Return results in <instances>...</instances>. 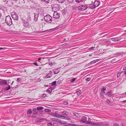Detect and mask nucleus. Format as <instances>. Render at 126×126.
Masks as SVG:
<instances>
[{"instance_id":"f257e3e1","label":"nucleus","mask_w":126,"mask_h":126,"mask_svg":"<svg viewBox=\"0 0 126 126\" xmlns=\"http://www.w3.org/2000/svg\"><path fill=\"white\" fill-rule=\"evenodd\" d=\"M5 20V22L8 25L10 26L12 24V20L10 16H6Z\"/></svg>"},{"instance_id":"f03ea898","label":"nucleus","mask_w":126,"mask_h":126,"mask_svg":"<svg viewBox=\"0 0 126 126\" xmlns=\"http://www.w3.org/2000/svg\"><path fill=\"white\" fill-rule=\"evenodd\" d=\"M44 20L47 22H51L52 21V17L49 15L45 16L44 17Z\"/></svg>"},{"instance_id":"7ed1b4c3","label":"nucleus","mask_w":126,"mask_h":126,"mask_svg":"<svg viewBox=\"0 0 126 126\" xmlns=\"http://www.w3.org/2000/svg\"><path fill=\"white\" fill-rule=\"evenodd\" d=\"M88 7L86 5H81L79 6L78 9L79 10L83 11L86 10L88 8Z\"/></svg>"},{"instance_id":"20e7f679","label":"nucleus","mask_w":126,"mask_h":126,"mask_svg":"<svg viewBox=\"0 0 126 126\" xmlns=\"http://www.w3.org/2000/svg\"><path fill=\"white\" fill-rule=\"evenodd\" d=\"M36 10L38 13L37 14H38V15H39V14H40L42 16L44 15V11L42 8H37L36 9Z\"/></svg>"},{"instance_id":"39448f33","label":"nucleus","mask_w":126,"mask_h":126,"mask_svg":"<svg viewBox=\"0 0 126 126\" xmlns=\"http://www.w3.org/2000/svg\"><path fill=\"white\" fill-rule=\"evenodd\" d=\"M52 9H54L56 11L59 10L60 9V6L58 4H55L52 5Z\"/></svg>"},{"instance_id":"423d86ee","label":"nucleus","mask_w":126,"mask_h":126,"mask_svg":"<svg viewBox=\"0 0 126 126\" xmlns=\"http://www.w3.org/2000/svg\"><path fill=\"white\" fill-rule=\"evenodd\" d=\"M23 25L24 27L26 28H28L30 26V25L29 23V22L26 21L25 20L22 19V20Z\"/></svg>"},{"instance_id":"0eeeda50","label":"nucleus","mask_w":126,"mask_h":126,"mask_svg":"<svg viewBox=\"0 0 126 126\" xmlns=\"http://www.w3.org/2000/svg\"><path fill=\"white\" fill-rule=\"evenodd\" d=\"M112 41L114 42L118 41H120L121 39V38L120 37H117L115 38H112L110 39Z\"/></svg>"},{"instance_id":"6e6552de","label":"nucleus","mask_w":126,"mask_h":126,"mask_svg":"<svg viewBox=\"0 0 126 126\" xmlns=\"http://www.w3.org/2000/svg\"><path fill=\"white\" fill-rule=\"evenodd\" d=\"M60 14L57 12H54V14L53 17L54 18L57 19L59 18L60 17Z\"/></svg>"},{"instance_id":"1a4fd4ad","label":"nucleus","mask_w":126,"mask_h":126,"mask_svg":"<svg viewBox=\"0 0 126 126\" xmlns=\"http://www.w3.org/2000/svg\"><path fill=\"white\" fill-rule=\"evenodd\" d=\"M86 124L92 125H94L95 126H100L101 125V123H94L92 122H87L86 123Z\"/></svg>"},{"instance_id":"9d476101","label":"nucleus","mask_w":126,"mask_h":126,"mask_svg":"<svg viewBox=\"0 0 126 126\" xmlns=\"http://www.w3.org/2000/svg\"><path fill=\"white\" fill-rule=\"evenodd\" d=\"M34 16L33 20L34 21L36 22L38 20V18L39 15H38V14H37V13H34Z\"/></svg>"},{"instance_id":"9b49d317","label":"nucleus","mask_w":126,"mask_h":126,"mask_svg":"<svg viewBox=\"0 0 126 126\" xmlns=\"http://www.w3.org/2000/svg\"><path fill=\"white\" fill-rule=\"evenodd\" d=\"M52 71H50L49 73L47 75L45 76V78H49L52 77Z\"/></svg>"},{"instance_id":"f8f14e48","label":"nucleus","mask_w":126,"mask_h":126,"mask_svg":"<svg viewBox=\"0 0 126 126\" xmlns=\"http://www.w3.org/2000/svg\"><path fill=\"white\" fill-rule=\"evenodd\" d=\"M80 121L83 123L85 122L86 124L87 122H89L88 121H87V118L85 116L82 117H81V120H80Z\"/></svg>"},{"instance_id":"ddd939ff","label":"nucleus","mask_w":126,"mask_h":126,"mask_svg":"<svg viewBox=\"0 0 126 126\" xmlns=\"http://www.w3.org/2000/svg\"><path fill=\"white\" fill-rule=\"evenodd\" d=\"M99 2L98 1H95L93 3L95 8L98 6L99 4Z\"/></svg>"},{"instance_id":"4468645a","label":"nucleus","mask_w":126,"mask_h":126,"mask_svg":"<svg viewBox=\"0 0 126 126\" xmlns=\"http://www.w3.org/2000/svg\"><path fill=\"white\" fill-rule=\"evenodd\" d=\"M13 18H14V20H17L19 18L18 14H15L13 16Z\"/></svg>"},{"instance_id":"2eb2a0df","label":"nucleus","mask_w":126,"mask_h":126,"mask_svg":"<svg viewBox=\"0 0 126 126\" xmlns=\"http://www.w3.org/2000/svg\"><path fill=\"white\" fill-rule=\"evenodd\" d=\"M7 84V82L5 80H2L0 81V85H4Z\"/></svg>"},{"instance_id":"dca6fc26","label":"nucleus","mask_w":126,"mask_h":126,"mask_svg":"<svg viewBox=\"0 0 126 126\" xmlns=\"http://www.w3.org/2000/svg\"><path fill=\"white\" fill-rule=\"evenodd\" d=\"M87 5L88 7V8H90L92 9L95 8L93 4H91L89 5L87 4Z\"/></svg>"},{"instance_id":"f3484780","label":"nucleus","mask_w":126,"mask_h":126,"mask_svg":"<svg viewBox=\"0 0 126 126\" xmlns=\"http://www.w3.org/2000/svg\"><path fill=\"white\" fill-rule=\"evenodd\" d=\"M38 112V111L37 109L36 108H34L32 110V112L33 114H36Z\"/></svg>"},{"instance_id":"a211bd4d","label":"nucleus","mask_w":126,"mask_h":126,"mask_svg":"<svg viewBox=\"0 0 126 126\" xmlns=\"http://www.w3.org/2000/svg\"><path fill=\"white\" fill-rule=\"evenodd\" d=\"M112 91H110L106 93V95H108L109 96H110L112 95Z\"/></svg>"},{"instance_id":"6ab92c4d","label":"nucleus","mask_w":126,"mask_h":126,"mask_svg":"<svg viewBox=\"0 0 126 126\" xmlns=\"http://www.w3.org/2000/svg\"><path fill=\"white\" fill-rule=\"evenodd\" d=\"M54 74H57L59 72L58 69H55L53 70Z\"/></svg>"},{"instance_id":"aec40b11","label":"nucleus","mask_w":126,"mask_h":126,"mask_svg":"<svg viewBox=\"0 0 126 126\" xmlns=\"http://www.w3.org/2000/svg\"><path fill=\"white\" fill-rule=\"evenodd\" d=\"M124 54V53L123 52H117L115 53V55H118V56H120L121 55H122Z\"/></svg>"},{"instance_id":"412c9836","label":"nucleus","mask_w":126,"mask_h":126,"mask_svg":"<svg viewBox=\"0 0 126 126\" xmlns=\"http://www.w3.org/2000/svg\"><path fill=\"white\" fill-rule=\"evenodd\" d=\"M76 93L78 95H80L81 94V91L80 90H79L76 91Z\"/></svg>"},{"instance_id":"4be33fe9","label":"nucleus","mask_w":126,"mask_h":126,"mask_svg":"<svg viewBox=\"0 0 126 126\" xmlns=\"http://www.w3.org/2000/svg\"><path fill=\"white\" fill-rule=\"evenodd\" d=\"M27 114L30 115L32 113V110L30 109L28 110L27 112Z\"/></svg>"},{"instance_id":"5701e85b","label":"nucleus","mask_w":126,"mask_h":126,"mask_svg":"<svg viewBox=\"0 0 126 126\" xmlns=\"http://www.w3.org/2000/svg\"><path fill=\"white\" fill-rule=\"evenodd\" d=\"M62 114L63 115H65L66 116H67L68 114L69 113L67 111H64L62 112Z\"/></svg>"},{"instance_id":"b1692460","label":"nucleus","mask_w":126,"mask_h":126,"mask_svg":"<svg viewBox=\"0 0 126 126\" xmlns=\"http://www.w3.org/2000/svg\"><path fill=\"white\" fill-rule=\"evenodd\" d=\"M85 0H75V1L77 3H79L84 1Z\"/></svg>"},{"instance_id":"393cba45","label":"nucleus","mask_w":126,"mask_h":126,"mask_svg":"<svg viewBox=\"0 0 126 126\" xmlns=\"http://www.w3.org/2000/svg\"><path fill=\"white\" fill-rule=\"evenodd\" d=\"M54 115V116H55V117L59 118H60V116L61 115H59L58 113H55Z\"/></svg>"},{"instance_id":"a878e982","label":"nucleus","mask_w":126,"mask_h":126,"mask_svg":"<svg viewBox=\"0 0 126 126\" xmlns=\"http://www.w3.org/2000/svg\"><path fill=\"white\" fill-rule=\"evenodd\" d=\"M59 26H58V27H56L55 28H53L52 29H50V31H55V30L58 29H59Z\"/></svg>"},{"instance_id":"bb28decb","label":"nucleus","mask_w":126,"mask_h":126,"mask_svg":"<svg viewBox=\"0 0 126 126\" xmlns=\"http://www.w3.org/2000/svg\"><path fill=\"white\" fill-rule=\"evenodd\" d=\"M31 18L30 16H28L27 18V20L29 22L30 21H31Z\"/></svg>"},{"instance_id":"cd10ccee","label":"nucleus","mask_w":126,"mask_h":126,"mask_svg":"<svg viewBox=\"0 0 126 126\" xmlns=\"http://www.w3.org/2000/svg\"><path fill=\"white\" fill-rule=\"evenodd\" d=\"M74 0H67V2L69 4H71L73 2Z\"/></svg>"},{"instance_id":"c85d7f7f","label":"nucleus","mask_w":126,"mask_h":126,"mask_svg":"<svg viewBox=\"0 0 126 126\" xmlns=\"http://www.w3.org/2000/svg\"><path fill=\"white\" fill-rule=\"evenodd\" d=\"M44 109L42 107H38L37 108V110H42Z\"/></svg>"},{"instance_id":"c756f323","label":"nucleus","mask_w":126,"mask_h":126,"mask_svg":"<svg viewBox=\"0 0 126 126\" xmlns=\"http://www.w3.org/2000/svg\"><path fill=\"white\" fill-rule=\"evenodd\" d=\"M45 111L46 112H51V110L49 109H46L45 110Z\"/></svg>"},{"instance_id":"7c9ffc66","label":"nucleus","mask_w":126,"mask_h":126,"mask_svg":"<svg viewBox=\"0 0 126 126\" xmlns=\"http://www.w3.org/2000/svg\"><path fill=\"white\" fill-rule=\"evenodd\" d=\"M56 81H54L53 82H52L51 85L52 86H53V85H56Z\"/></svg>"},{"instance_id":"2f4dec72","label":"nucleus","mask_w":126,"mask_h":126,"mask_svg":"<svg viewBox=\"0 0 126 126\" xmlns=\"http://www.w3.org/2000/svg\"><path fill=\"white\" fill-rule=\"evenodd\" d=\"M43 2H44L45 3L47 4L49 3V0H44Z\"/></svg>"},{"instance_id":"473e14b6","label":"nucleus","mask_w":126,"mask_h":126,"mask_svg":"<svg viewBox=\"0 0 126 126\" xmlns=\"http://www.w3.org/2000/svg\"><path fill=\"white\" fill-rule=\"evenodd\" d=\"M10 86H9L8 87H7L5 88V91H7V90H9L10 89Z\"/></svg>"},{"instance_id":"72a5a7b5","label":"nucleus","mask_w":126,"mask_h":126,"mask_svg":"<svg viewBox=\"0 0 126 126\" xmlns=\"http://www.w3.org/2000/svg\"><path fill=\"white\" fill-rule=\"evenodd\" d=\"M68 125L71 126H76L77 125L74 124H69Z\"/></svg>"},{"instance_id":"f704fd0d","label":"nucleus","mask_w":126,"mask_h":126,"mask_svg":"<svg viewBox=\"0 0 126 126\" xmlns=\"http://www.w3.org/2000/svg\"><path fill=\"white\" fill-rule=\"evenodd\" d=\"M60 3H62L64 1V0H57Z\"/></svg>"},{"instance_id":"c9c22d12","label":"nucleus","mask_w":126,"mask_h":126,"mask_svg":"<svg viewBox=\"0 0 126 126\" xmlns=\"http://www.w3.org/2000/svg\"><path fill=\"white\" fill-rule=\"evenodd\" d=\"M85 80L86 81H89L91 80V79L90 78H86L85 79Z\"/></svg>"},{"instance_id":"e433bc0d","label":"nucleus","mask_w":126,"mask_h":126,"mask_svg":"<svg viewBox=\"0 0 126 126\" xmlns=\"http://www.w3.org/2000/svg\"><path fill=\"white\" fill-rule=\"evenodd\" d=\"M56 121L60 123H62V124L63 123H62L61 121V120L59 119H56Z\"/></svg>"},{"instance_id":"4c0bfd02","label":"nucleus","mask_w":126,"mask_h":126,"mask_svg":"<svg viewBox=\"0 0 126 126\" xmlns=\"http://www.w3.org/2000/svg\"><path fill=\"white\" fill-rule=\"evenodd\" d=\"M51 31H50V30H45V31H42L41 32H50Z\"/></svg>"},{"instance_id":"58836bf2","label":"nucleus","mask_w":126,"mask_h":126,"mask_svg":"<svg viewBox=\"0 0 126 126\" xmlns=\"http://www.w3.org/2000/svg\"><path fill=\"white\" fill-rule=\"evenodd\" d=\"M76 78H73V79H72L71 80V82H74L75 80H76Z\"/></svg>"},{"instance_id":"ea45409f","label":"nucleus","mask_w":126,"mask_h":126,"mask_svg":"<svg viewBox=\"0 0 126 126\" xmlns=\"http://www.w3.org/2000/svg\"><path fill=\"white\" fill-rule=\"evenodd\" d=\"M107 102L109 104L111 105V102L108 99H107Z\"/></svg>"},{"instance_id":"a19ab883","label":"nucleus","mask_w":126,"mask_h":126,"mask_svg":"<svg viewBox=\"0 0 126 126\" xmlns=\"http://www.w3.org/2000/svg\"><path fill=\"white\" fill-rule=\"evenodd\" d=\"M47 89L49 90H50V91L52 92L53 90V89L52 87H50V88H48Z\"/></svg>"},{"instance_id":"79ce46f5","label":"nucleus","mask_w":126,"mask_h":126,"mask_svg":"<svg viewBox=\"0 0 126 126\" xmlns=\"http://www.w3.org/2000/svg\"><path fill=\"white\" fill-rule=\"evenodd\" d=\"M122 72L123 71H122V72H121L120 73H118L117 74V77H119V76H120L121 74L122 73Z\"/></svg>"},{"instance_id":"37998d69","label":"nucleus","mask_w":126,"mask_h":126,"mask_svg":"<svg viewBox=\"0 0 126 126\" xmlns=\"http://www.w3.org/2000/svg\"><path fill=\"white\" fill-rule=\"evenodd\" d=\"M106 44H109L111 43V41L110 40H107L106 41Z\"/></svg>"},{"instance_id":"c03bdc74","label":"nucleus","mask_w":126,"mask_h":126,"mask_svg":"<svg viewBox=\"0 0 126 126\" xmlns=\"http://www.w3.org/2000/svg\"><path fill=\"white\" fill-rule=\"evenodd\" d=\"M46 91L49 94H51L52 92L51 91H50V90H48L47 89L46 90Z\"/></svg>"},{"instance_id":"a18cd8bd","label":"nucleus","mask_w":126,"mask_h":126,"mask_svg":"<svg viewBox=\"0 0 126 126\" xmlns=\"http://www.w3.org/2000/svg\"><path fill=\"white\" fill-rule=\"evenodd\" d=\"M47 125L48 126H52V124L51 123H48L47 124Z\"/></svg>"},{"instance_id":"49530a36","label":"nucleus","mask_w":126,"mask_h":126,"mask_svg":"<svg viewBox=\"0 0 126 126\" xmlns=\"http://www.w3.org/2000/svg\"><path fill=\"white\" fill-rule=\"evenodd\" d=\"M21 79V78H18L17 79V80H16V81H18V82H19L21 81V80H20V79Z\"/></svg>"},{"instance_id":"de8ad7c7","label":"nucleus","mask_w":126,"mask_h":126,"mask_svg":"<svg viewBox=\"0 0 126 126\" xmlns=\"http://www.w3.org/2000/svg\"><path fill=\"white\" fill-rule=\"evenodd\" d=\"M61 117H63V119H65L66 117L65 116H64L61 115L60 116V118H61Z\"/></svg>"},{"instance_id":"09e8293b","label":"nucleus","mask_w":126,"mask_h":126,"mask_svg":"<svg viewBox=\"0 0 126 126\" xmlns=\"http://www.w3.org/2000/svg\"><path fill=\"white\" fill-rule=\"evenodd\" d=\"M46 96H46V94H43L42 95V97L43 98H44V97H45Z\"/></svg>"},{"instance_id":"8fccbe9b","label":"nucleus","mask_w":126,"mask_h":126,"mask_svg":"<svg viewBox=\"0 0 126 126\" xmlns=\"http://www.w3.org/2000/svg\"><path fill=\"white\" fill-rule=\"evenodd\" d=\"M56 118H51V120L54 121H56Z\"/></svg>"},{"instance_id":"3c124183","label":"nucleus","mask_w":126,"mask_h":126,"mask_svg":"<svg viewBox=\"0 0 126 126\" xmlns=\"http://www.w3.org/2000/svg\"><path fill=\"white\" fill-rule=\"evenodd\" d=\"M91 63L90 62V63H88V64H86V67H87V66H89V65H91Z\"/></svg>"},{"instance_id":"603ef678","label":"nucleus","mask_w":126,"mask_h":126,"mask_svg":"<svg viewBox=\"0 0 126 126\" xmlns=\"http://www.w3.org/2000/svg\"><path fill=\"white\" fill-rule=\"evenodd\" d=\"M103 94H101V93H100V96H101V97L102 98H103V97H104V95Z\"/></svg>"},{"instance_id":"864d4df0","label":"nucleus","mask_w":126,"mask_h":126,"mask_svg":"<svg viewBox=\"0 0 126 126\" xmlns=\"http://www.w3.org/2000/svg\"><path fill=\"white\" fill-rule=\"evenodd\" d=\"M95 48V47H90V48H89V49L90 50H92L93 49H94Z\"/></svg>"},{"instance_id":"5fc2aeb1","label":"nucleus","mask_w":126,"mask_h":126,"mask_svg":"<svg viewBox=\"0 0 126 126\" xmlns=\"http://www.w3.org/2000/svg\"><path fill=\"white\" fill-rule=\"evenodd\" d=\"M66 120H71V119L70 118H69L68 117H66L65 119Z\"/></svg>"},{"instance_id":"6e6d98bb","label":"nucleus","mask_w":126,"mask_h":126,"mask_svg":"<svg viewBox=\"0 0 126 126\" xmlns=\"http://www.w3.org/2000/svg\"><path fill=\"white\" fill-rule=\"evenodd\" d=\"M114 126H119L118 124L117 123H114Z\"/></svg>"},{"instance_id":"4d7b16f0","label":"nucleus","mask_w":126,"mask_h":126,"mask_svg":"<svg viewBox=\"0 0 126 126\" xmlns=\"http://www.w3.org/2000/svg\"><path fill=\"white\" fill-rule=\"evenodd\" d=\"M91 63V64H93L94 63H95L94 60L90 62Z\"/></svg>"},{"instance_id":"13d9d810","label":"nucleus","mask_w":126,"mask_h":126,"mask_svg":"<svg viewBox=\"0 0 126 126\" xmlns=\"http://www.w3.org/2000/svg\"><path fill=\"white\" fill-rule=\"evenodd\" d=\"M99 60L100 59H98L97 60H94V62H95V63H96V62L99 61Z\"/></svg>"},{"instance_id":"bf43d9fd","label":"nucleus","mask_w":126,"mask_h":126,"mask_svg":"<svg viewBox=\"0 0 126 126\" xmlns=\"http://www.w3.org/2000/svg\"><path fill=\"white\" fill-rule=\"evenodd\" d=\"M63 104L64 105H66L68 104V103L67 102H64Z\"/></svg>"},{"instance_id":"052dcab7","label":"nucleus","mask_w":126,"mask_h":126,"mask_svg":"<svg viewBox=\"0 0 126 126\" xmlns=\"http://www.w3.org/2000/svg\"><path fill=\"white\" fill-rule=\"evenodd\" d=\"M106 90V88L104 87H103L102 88V90H103V91H105Z\"/></svg>"},{"instance_id":"680f3d73","label":"nucleus","mask_w":126,"mask_h":126,"mask_svg":"<svg viewBox=\"0 0 126 126\" xmlns=\"http://www.w3.org/2000/svg\"><path fill=\"white\" fill-rule=\"evenodd\" d=\"M53 125L54 126H57V125L56 123H54L53 124Z\"/></svg>"},{"instance_id":"e2e57ef3","label":"nucleus","mask_w":126,"mask_h":126,"mask_svg":"<svg viewBox=\"0 0 126 126\" xmlns=\"http://www.w3.org/2000/svg\"><path fill=\"white\" fill-rule=\"evenodd\" d=\"M49 64L50 66H52L53 64L51 62H50L49 63Z\"/></svg>"},{"instance_id":"0e129e2a","label":"nucleus","mask_w":126,"mask_h":126,"mask_svg":"<svg viewBox=\"0 0 126 126\" xmlns=\"http://www.w3.org/2000/svg\"><path fill=\"white\" fill-rule=\"evenodd\" d=\"M33 64L35 66H37L38 65L36 63H33Z\"/></svg>"},{"instance_id":"69168bd1","label":"nucleus","mask_w":126,"mask_h":126,"mask_svg":"<svg viewBox=\"0 0 126 126\" xmlns=\"http://www.w3.org/2000/svg\"><path fill=\"white\" fill-rule=\"evenodd\" d=\"M44 119L43 118H41V119L39 120V121L40 122H42L43 120Z\"/></svg>"},{"instance_id":"338daca9","label":"nucleus","mask_w":126,"mask_h":126,"mask_svg":"<svg viewBox=\"0 0 126 126\" xmlns=\"http://www.w3.org/2000/svg\"><path fill=\"white\" fill-rule=\"evenodd\" d=\"M101 92H102L101 94H104L105 93V92H104V91H103V90H101Z\"/></svg>"},{"instance_id":"774afa93","label":"nucleus","mask_w":126,"mask_h":126,"mask_svg":"<svg viewBox=\"0 0 126 126\" xmlns=\"http://www.w3.org/2000/svg\"><path fill=\"white\" fill-rule=\"evenodd\" d=\"M123 69L124 70H126V66H125L124 67Z\"/></svg>"}]
</instances>
